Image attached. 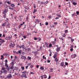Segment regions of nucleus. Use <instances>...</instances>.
Segmentation results:
<instances>
[{
  "label": "nucleus",
  "instance_id": "nucleus-22",
  "mask_svg": "<svg viewBox=\"0 0 79 79\" xmlns=\"http://www.w3.org/2000/svg\"><path fill=\"white\" fill-rule=\"evenodd\" d=\"M28 73V72H26V71L22 72V73L23 74V73L25 74V73Z\"/></svg>",
  "mask_w": 79,
  "mask_h": 79
},
{
  "label": "nucleus",
  "instance_id": "nucleus-45",
  "mask_svg": "<svg viewBox=\"0 0 79 79\" xmlns=\"http://www.w3.org/2000/svg\"><path fill=\"white\" fill-rule=\"evenodd\" d=\"M71 47H70V48H73V45H71Z\"/></svg>",
  "mask_w": 79,
  "mask_h": 79
},
{
  "label": "nucleus",
  "instance_id": "nucleus-37",
  "mask_svg": "<svg viewBox=\"0 0 79 79\" xmlns=\"http://www.w3.org/2000/svg\"><path fill=\"white\" fill-rule=\"evenodd\" d=\"M73 3L74 5H77V3H76L73 2Z\"/></svg>",
  "mask_w": 79,
  "mask_h": 79
},
{
  "label": "nucleus",
  "instance_id": "nucleus-56",
  "mask_svg": "<svg viewBox=\"0 0 79 79\" xmlns=\"http://www.w3.org/2000/svg\"><path fill=\"white\" fill-rule=\"evenodd\" d=\"M7 26H8V27L10 26V24H8L7 25Z\"/></svg>",
  "mask_w": 79,
  "mask_h": 79
},
{
  "label": "nucleus",
  "instance_id": "nucleus-32",
  "mask_svg": "<svg viewBox=\"0 0 79 79\" xmlns=\"http://www.w3.org/2000/svg\"><path fill=\"white\" fill-rule=\"evenodd\" d=\"M45 45H46V47H48V46L47 45H48V44H47V43H45Z\"/></svg>",
  "mask_w": 79,
  "mask_h": 79
},
{
  "label": "nucleus",
  "instance_id": "nucleus-12",
  "mask_svg": "<svg viewBox=\"0 0 79 79\" xmlns=\"http://www.w3.org/2000/svg\"><path fill=\"white\" fill-rule=\"evenodd\" d=\"M32 53H35V55H37V54L38 53L37 52H32Z\"/></svg>",
  "mask_w": 79,
  "mask_h": 79
},
{
  "label": "nucleus",
  "instance_id": "nucleus-57",
  "mask_svg": "<svg viewBox=\"0 0 79 79\" xmlns=\"http://www.w3.org/2000/svg\"><path fill=\"white\" fill-rule=\"evenodd\" d=\"M51 77L50 76H49L48 79H50L51 78Z\"/></svg>",
  "mask_w": 79,
  "mask_h": 79
},
{
  "label": "nucleus",
  "instance_id": "nucleus-29",
  "mask_svg": "<svg viewBox=\"0 0 79 79\" xmlns=\"http://www.w3.org/2000/svg\"><path fill=\"white\" fill-rule=\"evenodd\" d=\"M76 13L77 14V15H79V11H77L76 12Z\"/></svg>",
  "mask_w": 79,
  "mask_h": 79
},
{
  "label": "nucleus",
  "instance_id": "nucleus-61",
  "mask_svg": "<svg viewBox=\"0 0 79 79\" xmlns=\"http://www.w3.org/2000/svg\"><path fill=\"white\" fill-rule=\"evenodd\" d=\"M23 37L24 39H26V36H23Z\"/></svg>",
  "mask_w": 79,
  "mask_h": 79
},
{
  "label": "nucleus",
  "instance_id": "nucleus-50",
  "mask_svg": "<svg viewBox=\"0 0 79 79\" xmlns=\"http://www.w3.org/2000/svg\"><path fill=\"white\" fill-rule=\"evenodd\" d=\"M65 64L66 65H68V63L67 62H65Z\"/></svg>",
  "mask_w": 79,
  "mask_h": 79
},
{
  "label": "nucleus",
  "instance_id": "nucleus-14",
  "mask_svg": "<svg viewBox=\"0 0 79 79\" xmlns=\"http://www.w3.org/2000/svg\"><path fill=\"white\" fill-rule=\"evenodd\" d=\"M15 70H16V71H18V70H19V68L18 67L17 68L16 67H15Z\"/></svg>",
  "mask_w": 79,
  "mask_h": 79
},
{
  "label": "nucleus",
  "instance_id": "nucleus-46",
  "mask_svg": "<svg viewBox=\"0 0 79 79\" xmlns=\"http://www.w3.org/2000/svg\"><path fill=\"white\" fill-rule=\"evenodd\" d=\"M14 61H13L12 62V64L13 65H14Z\"/></svg>",
  "mask_w": 79,
  "mask_h": 79
},
{
  "label": "nucleus",
  "instance_id": "nucleus-4",
  "mask_svg": "<svg viewBox=\"0 0 79 79\" xmlns=\"http://www.w3.org/2000/svg\"><path fill=\"white\" fill-rule=\"evenodd\" d=\"M11 38L10 36H8V37H6L5 38V39L6 40H10Z\"/></svg>",
  "mask_w": 79,
  "mask_h": 79
},
{
  "label": "nucleus",
  "instance_id": "nucleus-41",
  "mask_svg": "<svg viewBox=\"0 0 79 79\" xmlns=\"http://www.w3.org/2000/svg\"><path fill=\"white\" fill-rule=\"evenodd\" d=\"M21 69H22V70H24V67H23V66H22Z\"/></svg>",
  "mask_w": 79,
  "mask_h": 79
},
{
  "label": "nucleus",
  "instance_id": "nucleus-19",
  "mask_svg": "<svg viewBox=\"0 0 79 79\" xmlns=\"http://www.w3.org/2000/svg\"><path fill=\"white\" fill-rule=\"evenodd\" d=\"M45 79H46V78H47V75H43Z\"/></svg>",
  "mask_w": 79,
  "mask_h": 79
},
{
  "label": "nucleus",
  "instance_id": "nucleus-3",
  "mask_svg": "<svg viewBox=\"0 0 79 79\" xmlns=\"http://www.w3.org/2000/svg\"><path fill=\"white\" fill-rule=\"evenodd\" d=\"M8 12V10H6V9H5L4 11L3 12V14H5Z\"/></svg>",
  "mask_w": 79,
  "mask_h": 79
},
{
  "label": "nucleus",
  "instance_id": "nucleus-25",
  "mask_svg": "<svg viewBox=\"0 0 79 79\" xmlns=\"http://www.w3.org/2000/svg\"><path fill=\"white\" fill-rule=\"evenodd\" d=\"M56 43V42H55V41H54L52 42V45H55V44Z\"/></svg>",
  "mask_w": 79,
  "mask_h": 79
},
{
  "label": "nucleus",
  "instance_id": "nucleus-49",
  "mask_svg": "<svg viewBox=\"0 0 79 79\" xmlns=\"http://www.w3.org/2000/svg\"><path fill=\"white\" fill-rule=\"evenodd\" d=\"M28 67V66H26L25 67V68H26V69H27Z\"/></svg>",
  "mask_w": 79,
  "mask_h": 79
},
{
  "label": "nucleus",
  "instance_id": "nucleus-43",
  "mask_svg": "<svg viewBox=\"0 0 79 79\" xmlns=\"http://www.w3.org/2000/svg\"><path fill=\"white\" fill-rule=\"evenodd\" d=\"M6 68V69H7V70H8V71H10V68H9V67H7Z\"/></svg>",
  "mask_w": 79,
  "mask_h": 79
},
{
  "label": "nucleus",
  "instance_id": "nucleus-59",
  "mask_svg": "<svg viewBox=\"0 0 79 79\" xmlns=\"http://www.w3.org/2000/svg\"><path fill=\"white\" fill-rule=\"evenodd\" d=\"M47 62H48V63H50V60H48Z\"/></svg>",
  "mask_w": 79,
  "mask_h": 79
},
{
  "label": "nucleus",
  "instance_id": "nucleus-10",
  "mask_svg": "<svg viewBox=\"0 0 79 79\" xmlns=\"http://www.w3.org/2000/svg\"><path fill=\"white\" fill-rule=\"evenodd\" d=\"M60 48H57L56 50V51L57 52H59V51H60Z\"/></svg>",
  "mask_w": 79,
  "mask_h": 79
},
{
  "label": "nucleus",
  "instance_id": "nucleus-35",
  "mask_svg": "<svg viewBox=\"0 0 79 79\" xmlns=\"http://www.w3.org/2000/svg\"><path fill=\"white\" fill-rule=\"evenodd\" d=\"M28 60H31V57H29V56H28Z\"/></svg>",
  "mask_w": 79,
  "mask_h": 79
},
{
  "label": "nucleus",
  "instance_id": "nucleus-6",
  "mask_svg": "<svg viewBox=\"0 0 79 79\" xmlns=\"http://www.w3.org/2000/svg\"><path fill=\"white\" fill-rule=\"evenodd\" d=\"M74 16H77V15L76 14V13H73V14H72V17H73Z\"/></svg>",
  "mask_w": 79,
  "mask_h": 79
},
{
  "label": "nucleus",
  "instance_id": "nucleus-44",
  "mask_svg": "<svg viewBox=\"0 0 79 79\" xmlns=\"http://www.w3.org/2000/svg\"><path fill=\"white\" fill-rule=\"evenodd\" d=\"M25 23L24 22H23V23H22L20 24L21 26H23L24 24Z\"/></svg>",
  "mask_w": 79,
  "mask_h": 79
},
{
  "label": "nucleus",
  "instance_id": "nucleus-53",
  "mask_svg": "<svg viewBox=\"0 0 79 79\" xmlns=\"http://www.w3.org/2000/svg\"><path fill=\"white\" fill-rule=\"evenodd\" d=\"M34 40H37V38H34Z\"/></svg>",
  "mask_w": 79,
  "mask_h": 79
},
{
  "label": "nucleus",
  "instance_id": "nucleus-18",
  "mask_svg": "<svg viewBox=\"0 0 79 79\" xmlns=\"http://www.w3.org/2000/svg\"><path fill=\"white\" fill-rule=\"evenodd\" d=\"M40 69L41 70H44V68L42 67H41L40 68Z\"/></svg>",
  "mask_w": 79,
  "mask_h": 79
},
{
  "label": "nucleus",
  "instance_id": "nucleus-5",
  "mask_svg": "<svg viewBox=\"0 0 79 79\" xmlns=\"http://www.w3.org/2000/svg\"><path fill=\"white\" fill-rule=\"evenodd\" d=\"M6 23L5 22L4 23H3L2 25V26H3V27H5L6 25Z\"/></svg>",
  "mask_w": 79,
  "mask_h": 79
},
{
  "label": "nucleus",
  "instance_id": "nucleus-8",
  "mask_svg": "<svg viewBox=\"0 0 79 79\" xmlns=\"http://www.w3.org/2000/svg\"><path fill=\"white\" fill-rule=\"evenodd\" d=\"M53 57L55 59V58H56L57 57V55H56V54H55L53 56Z\"/></svg>",
  "mask_w": 79,
  "mask_h": 79
},
{
  "label": "nucleus",
  "instance_id": "nucleus-16",
  "mask_svg": "<svg viewBox=\"0 0 79 79\" xmlns=\"http://www.w3.org/2000/svg\"><path fill=\"white\" fill-rule=\"evenodd\" d=\"M5 42V40H2V41H0V42L2 43V44H3V43H4V42Z\"/></svg>",
  "mask_w": 79,
  "mask_h": 79
},
{
  "label": "nucleus",
  "instance_id": "nucleus-20",
  "mask_svg": "<svg viewBox=\"0 0 79 79\" xmlns=\"http://www.w3.org/2000/svg\"><path fill=\"white\" fill-rule=\"evenodd\" d=\"M3 73H5L6 74L7 73V71L5 70H4Z\"/></svg>",
  "mask_w": 79,
  "mask_h": 79
},
{
  "label": "nucleus",
  "instance_id": "nucleus-58",
  "mask_svg": "<svg viewBox=\"0 0 79 79\" xmlns=\"http://www.w3.org/2000/svg\"><path fill=\"white\" fill-rule=\"evenodd\" d=\"M39 66L38 65H37V68H39Z\"/></svg>",
  "mask_w": 79,
  "mask_h": 79
},
{
  "label": "nucleus",
  "instance_id": "nucleus-13",
  "mask_svg": "<svg viewBox=\"0 0 79 79\" xmlns=\"http://www.w3.org/2000/svg\"><path fill=\"white\" fill-rule=\"evenodd\" d=\"M9 46L10 47H14V46L13 45V44H12V43L10 44V45Z\"/></svg>",
  "mask_w": 79,
  "mask_h": 79
},
{
  "label": "nucleus",
  "instance_id": "nucleus-17",
  "mask_svg": "<svg viewBox=\"0 0 79 79\" xmlns=\"http://www.w3.org/2000/svg\"><path fill=\"white\" fill-rule=\"evenodd\" d=\"M22 48H23V49H25L26 48L24 47V45H22Z\"/></svg>",
  "mask_w": 79,
  "mask_h": 79
},
{
  "label": "nucleus",
  "instance_id": "nucleus-9",
  "mask_svg": "<svg viewBox=\"0 0 79 79\" xmlns=\"http://www.w3.org/2000/svg\"><path fill=\"white\" fill-rule=\"evenodd\" d=\"M22 59L24 60V59H26V57L25 56H22L21 57Z\"/></svg>",
  "mask_w": 79,
  "mask_h": 79
},
{
  "label": "nucleus",
  "instance_id": "nucleus-33",
  "mask_svg": "<svg viewBox=\"0 0 79 79\" xmlns=\"http://www.w3.org/2000/svg\"><path fill=\"white\" fill-rule=\"evenodd\" d=\"M48 23L47 22H46L45 23V25H46V26H48Z\"/></svg>",
  "mask_w": 79,
  "mask_h": 79
},
{
  "label": "nucleus",
  "instance_id": "nucleus-27",
  "mask_svg": "<svg viewBox=\"0 0 79 79\" xmlns=\"http://www.w3.org/2000/svg\"><path fill=\"white\" fill-rule=\"evenodd\" d=\"M24 76V74H23L22 76H21V77L22 78H23V77Z\"/></svg>",
  "mask_w": 79,
  "mask_h": 79
},
{
  "label": "nucleus",
  "instance_id": "nucleus-64",
  "mask_svg": "<svg viewBox=\"0 0 79 79\" xmlns=\"http://www.w3.org/2000/svg\"><path fill=\"white\" fill-rule=\"evenodd\" d=\"M30 65H31V63H29L28 64V66H30Z\"/></svg>",
  "mask_w": 79,
  "mask_h": 79
},
{
  "label": "nucleus",
  "instance_id": "nucleus-36",
  "mask_svg": "<svg viewBox=\"0 0 79 79\" xmlns=\"http://www.w3.org/2000/svg\"><path fill=\"white\" fill-rule=\"evenodd\" d=\"M74 39H71V42H73V41H74Z\"/></svg>",
  "mask_w": 79,
  "mask_h": 79
},
{
  "label": "nucleus",
  "instance_id": "nucleus-51",
  "mask_svg": "<svg viewBox=\"0 0 79 79\" xmlns=\"http://www.w3.org/2000/svg\"><path fill=\"white\" fill-rule=\"evenodd\" d=\"M28 51H31V48H28Z\"/></svg>",
  "mask_w": 79,
  "mask_h": 79
},
{
  "label": "nucleus",
  "instance_id": "nucleus-42",
  "mask_svg": "<svg viewBox=\"0 0 79 79\" xmlns=\"http://www.w3.org/2000/svg\"><path fill=\"white\" fill-rule=\"evenodd\" d=\"M57 15V16L59 17V18H60V17H61V15Z\"/></svg>",
  "mask_w": 79,
  "mask_h": 79
},
{
  "label": "nucleus",
  "instance_id": "nucleus-39",
  "mask_svg": "<svg viewBox=\"0 0 79 79\" xmlns=\"http://www.w3.org/2000/svg\"><path fill=\"white\" fill-rule=\"evenodd\" d=\"M13 69V66H11V67L10 68V69Z\"/></svg>",
  "mask_w": 79,
  "mask_h": 79
},
{
  "label": "nucleus",
  "instance_id": "nucleus-48",
  "mask_svg": "<svg viewBox=\"0 0 79 79\" xmlns=\"http://www.w3.org/2000/svg\"><path fill=\"white\" fill-rule=\"evenodd\" d=\"M51 17H52V16L50 15V16L48 17V18H49V19H50V18H51Z\"/></svg>",
  "mask_w": 79,
  "mask_h": 79
},
{
  "label": "nucleus",
  "instance_id": "nucleus-11",
  "mask_svg": "<svg viewBox=\"0 0 79 79\" xmlns=\"http://www.w3.org/2000/svg\"><path fill=\"white\" fill-rule=\"evenodd\" d=\"M64 65V62H61L60 66H62V67H63V65Z\"/></svg>",
  "mask_w": 79,
  "mask_h": 79
},
{
  "label": "nucleus",
  "instance_id": "nucleus-23",
  "mask_svg": "<svg viewBox=\"0 0 79 79\" xmlns=\"http://www.w3.org/2000/svg\"><path fill=\"white\" fill-rule=\"evenodd\" d=\"M36 11H37V10L34 9V10L33 12V13H35V12H36Z\"/></svg>",
  "mask_w": 79,
  "mask_h": 79
},
{
  "label": "nucleus",
  "instance_id": "nucleus-38",
  "mask_svg": "<svg viewBox=\"0 0 79 79\" xmlns=\"http://www.w3.org/2000/svg\"><path fill=\"white\" fill-rule=\"evenodd\" d=\"M24 77H25V78H27V76H26V74H25L24 75Z\"/></svg>",
  "mask_w": 79,
  "mask_h": 79
},
{
  "label": "nucleus",
  "instance_id": "nucleus-34",
  "mask_svg": "<svg viewBox=\"0 0 79 79\" xmlns=\"http://www.w3.org/2000/svg\"><path fill=\"white\" fill-rule=\"evenodd\" d=\"M68 31L67 30H65V31H64L65 33H68Z\"/></svg>",
  "mask_w": 79,
  "mask_h": 79
},
{
  "label": "nucleus",
  "instance_id": "nucleus-31",
  "mask_svg": "<svg viewBox=\"0 0 79 79\" xmlns=\"http://www.w3.org/2000/svg\"><path fill=\"white\" fill-rule=\"evenodd\" d=\"M3 73V72H2V71L1 70L0 71V75H1Z\"/></svg>",
  "mask_w": 79,
  "mask_h": 79
},
{
  "label": "nucleus",
  "instance_id": "nucleus-2",
  "mask_svg": "<svg viewBox=\"0 0 79 79\" xmlns=\"http://www.w3.org/2000/svg\"><path fill=\"white\" fill-rule=\"evenodd\" d=\"M76 57V55L74 54V55H73L71 56V58H74L75 57Z\"/></svg>",
  "mask_w": 79,
  "mask_h": 79
},
{
  "label": "nucleus",
  "instance_id": "nucleus-40",
  "mask_svg": "<svg viewBox=\"0 0 79 79\" xmlns=\"http://www.w3.org/2000/svg\"><path fill=\"white\" fill-rule=\"evenodd\" d=\"M70 51L71 52H73V48H70Z\"/></svg>",
  "mask_w": 79,
  "mask_h": 79
},
{
  "label": "nucleus",
  "instance_id": "nucleus-24",
  "mask_svg": "<svg viewBox=\"0 0 79 79\" xmlns=\"http://www.w3.org/2000/svg\"><path fill=\"white\" fill-rule=\"evenodd\" d=\"M21 50H19L18 52L19 53V54H21Z\"/></svg>",
  "mask_w": 79,
  "mask_h": 79
},
{
  "label": "nucleus",
  "instance_id": "nucleus-47",
  "mask_svg": "<svg viewBox=\"0 0 79 79\" xmlns=\"http://www.w3.org/2000/svg\"><path fill=\"white\" fill-rule=\"evenodd\" d=\"M6 14H5L4 15V18H6Z\"/></svg>",
  "mask_w": 79,
  "mask_h": 79
},
{
  "label": "nucleus",
  "instance_id": "nucleus-21",
  "mask_svg": "<svg viewBox=\"0 0 79 79\" xmlns=\"http://www.w3.org/2000/svg\"><path fill=\"white\" fill-rule=\"evenodd\" d=\"M55 61H56V62H58V59L57 58H55Z\"/></svg>",
  "mask_w": 79,
  "mask_h": 79
},
{
  "label": "nucleus",
  "instance_id": "nucleus-63",
  "mask_svg": "<svg viewBox=\"0 0 79 79\" xmlns=\"http://www.w3.org/2000/svg\"><path fill=\"white\" fill-rule=\"evenodd\" d=\"M54 23L55 24H57V23L56 22Z\"/></svg>",
  "mask_w": 79,
  "mask_h": 79
},
{
  "label": "nucleus",
  "instance_id": "nucleus-62",
  "mask_svg": "<svg viewBox=\"0 0 79 79\" xmlns=\"http://www.w3.org/2000/svg\"><path fill=\"white\" fill-rule=\"evenodd\" d=\"M54 40H55V42L56 41V39L55 38Z\"/></svg>",
  "mask_w": 79,
  "mask_h": 79
},
{
  "label": "nucleus",
  "instance_id": "nucleus-55",
  "mask_svg": "<svg viewBox=\"0 0 79 79\" xmlns=\"http://www.w3.org/2000/svg\"><path fill=\"white\" fill-rule=\"evenodd\" d=\"M4 32L5 33H7V31H4Z\"/></svg>",
  "mask_w": 79,
  "mask_h": 79
},
{
  "label": "nucleus",
  "instance_id": "nucleus-30",
  "mask_svg": "<svg viewBox=\"0 0 79 79\" xmlns=\"http://www.w3.org/2000/svg\"><path fill=\"white\" fill-rule=\"evenodd\" d=\"M7 3H8V4H9V5H10L11 4V2H10L9 1H7Z\"/></svg>",
  "mask_w": 79,
  "mask_h": 79
},
{
  "label": "nucleus",
  "instance_id": "nucleus-26",
  "mask_svg": "<svg viewBox=\"0 0 79 79\" xmlns=\"http://www.w3.org/2000/svg\"><path fill=\"white\" fill-rule=\"evenodd\" d=\"M5 66H6V67H8V65L7 64V63H5Z\"/></svg>",
  "mask_w": 79,
  "mask_h": 79
},
{
  "label": "nucleus",
  "instance_id": "nucleus-15",
  "mask_svg": "<svg viewBox=\"0 0 79 79\" xmlns=\"http://www.w3.org/2000/svg\"><path fill=\"white\" fill-rule=\"evenodd\" d=\"M48 2H49L48 1H46V2H44L43 4H44V5H46V4H47V3H48Z\"/></svg>",
  "mask_w": 79,
  "mask_h": 79
},
{
  "label": "nucleus",
  "instance_id": "nucleus-7",
  "mask_svg": "<svg viewBox=\"0 0 79 79\" xmlns=\"http://www.w3.org/2000/svg\"><path fill=\"white\" fill-rule=\"evenodd\" d=\"M10 6H11V7H12L13 8V7H15V4H12L10 5Z\"/></svg>",
  "mask_w": 79,
  "mask_h": 79
},
{
  "label": "nucleus",
  "instance_id": "nucleus-28",
  "mask_svg": "<svg viewBox=\"0 0 79 79\" xmlns=\"http://www.w3.org/2000/svg\"><path fill=\"white\" fill-rule=\"evenodd\" d=\"M9 9H10V10H14V9H13V8H11V7H9Z\"/></svg>",
  "mask_w": 79,
  "mask_h": 79
},
{
  "label": "nucleus",
  "instance_id": "nucleus-1",
  "mask_svg": "<svg viewBox=\"0 0 79 79\" xmlns=\"http://www.w3.org/2000/svg\"><path fill=\"white\" fill-rule=\"evenodd\" d=\"M7 77L8 78V79H10L11 77H12V76L10 74H9L7 75Z\"/></svg>",
  "mask_w": 79,
  "mask_h": 79
},
{
  "label": "nucleus",
  "instance_id": "nucleus-52",
  "mask_svg": "<svg viewBox=\"0 0 79 79\" xmlns=\"http://www.w3.org/2000/svg\"><path fill=\"white\" fill-rule=\"evenodd\" d=\"M49 47H52V44H49Z\"/></svg>",
  "mask_w": 79,
  "mask_h": 79
},
{
  "label": "nucleus",
  "instance_id": "nucleus-54",
  "mask_svg": "<svg viewBox=\"0 0 79 79\" xmlns=\"http://www.w3.org/2000/svg\"><path fill=\"white\" fill-rule=\"evenodd\" d=\"M5 62H6V63H8V60H6Z\"/></svg>",
  "mask_w": 79,
  "mask_h": 79
},
{
  "label": "nucleus",
  "instance_id": "nucleus-60",
  "mask_svg": "<svg viewBox=\"0 0 79 79\" xmlns=\"http://www.w3.org/2000/svg\"><path fill=\"white\" fill-rule=\"evenodd\" d=\"M62 47H65V45H64V44H63V46H62Z\"/></svg>",
  "mask_w": 79,
  "mask_h": 79
}]
</instances>
